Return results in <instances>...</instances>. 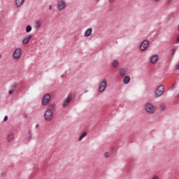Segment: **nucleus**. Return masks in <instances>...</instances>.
<instances>
[{
  "label": "nucleus",
  "mask_w": 179,
  "mask_h": 179,
  "mask_svg": "<svg viewBox=\"0 0 179 179\" xmlns=\"http://www.w3.org/2000/svg\"><path fill=\"white\" fill-rule=\"evenodd\" d=\"M23 3H24V0H16L15 1V5H17L18 8L22 6Z\"/></svg>",
  "instance_id": "15"
},
{
  "label": "nucleus",
  "mask_w": 179,
  "mask_h": 179,
  "mask_svg": "<svg viewBox=\"0 0 179 179\" xmlns=\"http://www.w3.org/2000/svg\"><path fill=\"white\" fill-rule=\"evenodd\" d=\"M50 99H51V96L50 95V94H45L42 99V105L47 106V104L50 103Z\"/></svg>",
  "instance_id": "7"
},
{
  "label": "nucleus",
  "mask_w": 179,
  "mask_h": 179,
  "mask_svg": "<svg viewBox=\"0 0 179 179\" xmlns=\"http://www.w3.org/2000/svg\"><path fill=\"white\" fill-rule=\"evenodd\" d=\"M32 29H33V28L30 25H27L26 27V31H27V33H30V31H31Z\"/></svg>",
  "instance_id": "18"
},
{
  "label": "nucleus",
  "mask_w": 179,
  "mask_h": 179,
  "mask_svg": "<svg viewBox=\"0 0 179 179\" xmlns=\"http://www.w3.org/2000/svg\"><path fill=\"white\" fill-rule=\"evenodd\" d=\"M72 101V95L69 94L66 100L63 103V107H66L69 103Z\"/></svg>",
  "instance_id": "10"
},
{
  "label": "nucleus",
  "mask_w": 179,
  "mask_h": 179,
  "mask_svg": "<svg viewBox=\"0 0 179 179\" xmlns=\"http://www.w3.org/2000/svg\"><path fill=\"white\" fill-rule=\"evenodd\" d=\"M106 87H107V80L103 79L99 85V92H100V93H103V92L106 90Z\"/></svg>",
  "instance_id": "5"
},
{
  "label": "nucleus",
  "mask_w": 179,
  "mask_h": 179,
  "mask_svg": "<svg viewBox=\"0 0 179 179\" xmlns=\"http://www.w3.org/2000/svg\"><path fill=\"white\" fill-rule=\"evenodd\" d=\"M13 93H15V91H13V90H10L8 92V94H12Z\"/></svg>",
  "instance_id": "23"
},
{
  "label": "nucleus",
  "mask_w": 179,
  "mask_h": 179,
  "mask_svg": "<svg viewBox=\"0 0 179 179\" xmlns=\"http://www.w3.org/2000/svg\"><path fill=\"white\" fill-rule=\"evenodd\" d=\"M150 61L151 64H157L159 62V55H153L151 56Z\"/></svg>",
  "instance_id": "9"
},
{
  "label": "nucleus",
  "mask_w": 179,
  "mask_h": 179,
  "mask_svg": "<svg viewBox=\"0 0 179 179\" xmlns=\"http://www.w3.org/2000/svg\"><path fill=\"white\" fill-rule=\"evenodd\" d=\"M113 66L114 68H117V66H118V61L114 60L113 62Z\"/></svg>",
  "instance_id": "20"
},
{
  "label": "nucleus",
  "mask_w": 179,
  "mask_h": 179,
  "mask_svg": "<svg viewBox=\"0 0 179 179\" xmlns=\"http://www.w3.org/2000/svg\"><path fill=\"white\" fill-rule=\"evenodd\" d=\"M178 31H179V25H178Z\"/></svg>",
  "instance_id": "31"
},
{
  "label": "nucleus",
  "mask_w": 179,
  "mask_h": 179,
  "mask_svg": "<svg viewBox=\"0 0 179 179\" xmlns=\"http://www.w3.org/2000/svg\"><path fill=\"white\" fill-rule=\"evenodd\" d=\"M11 87H12L11 90H13V92H16V89H17V85L15 84Z\"/></svg>",
  "instance_id": "21"
},
{
  "label": "nucleus",
  "mask_w": 179,
  "mask_h": 179,
  "mask_svg": "<svg viewBox=\"0 0 179 179\" xmlns=\"http://www.w3.org/2000/svg\"><path fill=\"white\" fill-rule=\"evenodd\" d=\"M120 74L121 76H125L128 74V71L125 69H121L120 71Z\"/></svg>",
  "instance_id": "16"
},
{
  "label": "nucleus",
  "mask_w": 179,
  "mask_h": 179,
  "mask_svg": "<svg viewBox=\"0 0 179 179\" xmlns=\"http://www.w3.org/2000/svg\"><path fill=\"white\" fill-rule=\"evenodd\" d=\"M13 58L16 61H19L22 58V49L19 48H16L13 53Z\"/></svg>",
  "instance_id": "2"
},
{
  "label": "nucleus",
  "mask_w": 179,
  "mask_h": 179,
  "mask_svg": "<svg viewBox=\"0 0 179 179\" xmlns=\"http://www.w3.org/2000/svg\"><path fill=\"white\" fill-rule=\"evenodd\" d=\"M86 135H87V133L86 132L83 133L81 136L79 137V141H82V139H83V138H85Z\"/></svg>",
  "instance_id": "19"
},
{
  "label": "nucleus",
  "mask_w": 179,
  "mask_h": 179,
  "mask_svg": "<svg viewBox=\"0 0 179 179\" xmlns=\"http://www.w3.org/2000/svg\"><path fill=\"white\" fill-rule=\"evenodd\" d=\"M57 8L58 10H64L66 8V2L64 0H60L57 2Z\"/></svg>",
  "instance_id": "6"
},
{
  "label": "nucleus",
  "mask_w": 179,
  "mask_h": 179,
  "mask_svg": "<svg viewBox=\"0 0 179 179\" xmlns=\"http://www.w3.org/2000/svg\"><path fill=\"white\" fill-rule=\"evenodd\" d=\"M179 43V34L177 36V38H176V44Z\"/></svg>",
  "instance_id": "22"
},
{
  "label": "nucleus",
  "mask_w": 179,
  "mask_h": 179,
  "mask_svg": "<svg viewBox=\"0 0 179 179\" xmlns=\"http://www.w3.org/2000/svg\"><path fill=\"white\" fill-rule=\"evenodd\" d=\"M164 85H161L155 90V95L157 97H160L161 96H163V94L164 93Z\"/></svg>",
  "instance_id": "3"
},
{
  "label": "nucleus",
  "mask_w": 179,
  "mask_h": 179,
  "mask_svg": "<svg viewBox=\"0 0 179 179\" xmlns=\"http://www.w3.org/2000/svg\"><path fill=\"white\" fill-rule=\"evenodd\" d=\"M129 82H131V77H129V76H125L123 80V83L124 85H128V83H129Z\"/></svg>",
  "instance_id": "13"
},
{
  "label": "nucleus",
  "mask_w": 179,
  "mask_h": 179,
  "mask_svg": "<svg viewBox=\"0 0 179 179\" xmlns=\"http://www.w3.org/2000/svg\"><path fill=\"white\" fill-rule=\"evenodd\" d=\"M152 2H155V3L160 2V0H152Z\"/></svg>",
  "instance_id": "28"
},
{
  "label": "nucleus",
  "mask_w": 179,
  "mask_h": 179,
  "mask_svg": "<svg viewBox=\"0 0 179 179\" xmlns=\"http://www.w3.org/2000/svg\"><path fill=\"white\" fill-rule=\"evenodd\" d=\"M105 157H108V153L105 154Z\"/></svg>",
  "instance_id": "29"
},
{
  "label": "nucleus",
  "mask_w": 179,
  "mask_h": 179,
  "mask_svg": "<svg viewBox=\"0 0 179 179\" xmlns=\"http://www.w3.org/2000/svg\"><path fill=\"white\" fill-rule=\"evenodd\" d=\"M176 69L177 71H179V64H177V65L176 66Z\"/></svg>",
  "instance_id": "26"
},
{
  "label": "nucleus",
  "mask_w": 179,
  "mask_h": 179,
  "mask_svg": "<svg viewBox=\"0 0 179 179\" xmlns=\"http://www.w3.org/2000/svg\"><path fill=\"white\" fill-rule=\"evenodd\" d=\"M115 0H108L109 3H114Z\"/></svg>",
  "instance_id": "25"
},
{
  "label": "nucleus",
  "mask_w": 179,
  "mask_h": 179,
  "mask_svg": "<svg viewBox=\"0 0 179 179\" xmlns=\"http://www.w3.org/2000/svg\"><path fill=\"white\" fill-rule=\"evenodd\" d=\"M31 38V35H29L27 37L24 38L22 41L23 44H27V43L30 41Z\"/></svg>",
  "instance_id": "14"
},
{
  "label": "nucleus",
  "mask_w": 179,
  "mask_h": 179,
  "mask_svg": "<svg viewBox=\"0 0 179 179\" xmlns=\"http://www.w3.org/2000/svg\"><path fill=\"white\" fill-rule=\"evenodd\" d=\"M92 33H93V29L92 28H89L85 31L84 36L90 37V36H92Z\"/></svg>",
  "instance_id": "11"
},
{
  "label": "nucleus",
  "mask_w": 179,
  "mask_h": 179,
  "mask_svg": "<svg viewBox=\"0 0 179 179\" xmlns=\"http://www.w3.org/2000/svg\"><path fill=\"white\" fill-rule=\"evenodd\" d=\"M51 8H52V6H49V9H50V10H51Z\"/></svg>",
  "instance_id": "30"
},
{
  "label": "nucleus",
  "mask_w": 179,
  "mask_h": 179,
  "mask_svg": "<svg viewBox=\"0 0 179 179\" xmlns=\"http://www.w3.org/2000/svg\"><path fill=\"white\" fill-rule=\"evenodd\" d=\"M41 27V22L40 21H36L35 22L36 29H40Z\"/></svg>",
  "instance_id": "17"
},
{
  "label": "nucleus",
  "mask_w": 179,
  "mask_h": 179,
  "mask_svg": "<svg viewBox=\"0 0 179 179\" xmlns=\"http://www.w3.org/2000/svg\"><path fill=\"white\" fill-rule=\"evenodd\" d=\"M15 138V134L10 133L7 135L6 139L8 142H11Z\"/></svg>",
  "instance_id": "12"
},
{
  "label": "nucleus",
  "mask_w": 179,
  "mask_h": 179,
  "mask_svg": "<svg viewBox=\"0 0 179 179\" xmlns=\"http://www.w3.org/2000/svg\"><path fill=\"white\" fill-rule=\"evenodd\" d=\"M148 47H149V41H143V43L141 44L140 48L141 51H146Z\"/></svg>",
  "instance_id": "8"
},
{
  "label": "nucleus",
  "mask_w": 179,
  "mask_h": 179,
  "mask_svg": "<svg viewBox=\"0 0 179 179\" xmlns=\"http://www.w3.org/2000/svg\"><path fill=\"white\" fill-rule=\"evenodd\" d=\"M152 179H160V178H159V176H155L152 177Z\"/></svg>",
  "instance_id": "24"
},
{
  "label": "nucleus",
  "mask_w": 179,
  "mask_h": 179,
  "mask_svg": "<svg viewBox=\"0 0 179 179\" xmlns=\"http://www.w3.org/2000/svg\"><path fill=\"white\" fill-rule=\"evenodd\" d=\"M145 110L148 114H155L156 111V106H153L151 103H147L145 105Z\"/></svg>",
  "instance_id": "1"
},
{
  "label": "nucleus",
  "mask_w": 179,
  "mask_h": 179,
  "mask_svg": "<svg viewBox=\"0 0 179 179\" xmlns=\"http://www.w3.org/2000/svg\"><path fill=\"white\" fill-rule=\"evenodd\" d=\"M53 114L52 110L48 109L45 111L44 114V118L45 121H51L52 120Z\"/></svg>",
  "instance_id": "4"
},
{
  "label": "nucleus",
  "mask_w": 179,
  "mask_h": 179,
  "mask_svg": "<svg viewBox=\"0 0 179 179\" xmlns=\"http://www.w3.org/2000/svg\"><path fill=\"white\" fill-rule=\"evenodd\" d=\"M3 121H8V116L4 117Z\"/></svg>",
  "instance_id": "27"
}]
</instances>
